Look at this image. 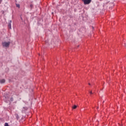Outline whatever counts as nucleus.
Here are the masks:
<instances>
[{"mask_svg": "<svg viewBox=\"0 0 126 126\" xmlns=\"http://www.w3.org/2000/svg\"><path fill=\"white\" fill-rule=\"evenodd\" d=\"M2 45L3 47H5V48H7L9 47V45H10V42H3L2 43Z\"/></svg>", "mask_w": 126, "mask_h": 126, "instance_id": "f257e3e1", "label": "nucleus"}, {"mask_svg": "<svg viewBox=\"0 0 126 126\" xmlns=\"http://www.w3.org/2000/svg\"><path fill=\"white\" fill-rule=\"evenodd\" d=\"M84 4H89L91 2V0H82Z\"/></svg>", "mask_w": 126, "mask_h": 126, "instance_id": "f03ea898", "label": "nucleus"}, {"mask_svg": "<svg viewBox=\"0 0 126 126\" xmlns=\"http://www.w3.org/2000/svg\"><path fill=\"white\" fill-rule=\"evenodd\" d=\"M11 21H10V23H8V27H9V29H11Z\"/></svg>", "mask_w": 126, "mask_h": 126, "instance_id": "7ed1b4c3", "label": "nucleus"}, {"mask_svg": "<svg viewBox=\"0 0 126 126\" xmlns=\"http://www.w3.org/2000/svg\"><path fill=\"white\" fill-rule=\"evenodd\" d=\"M5 82V80L4 79H2L0 80V83H4Z\"/></svg>", "mask_w": 126, "mask_h": 126, "instance_id": "20e7f679", "label": "nucleus"}, {"mask_svg": "<svg viewBox=\"0 0 126 126\" xmlns=\"http://www.w3.org/2000/svg\"><path fill=\"white\" fill-rule=\"evenodd\" d=\"M73 109H75L76 108H77V106L76 105H74L73 107H72Z\"/></svg>", "mask_w": 126, "mask_h": 126, "instance_id": "39448f33", "label": "nucleus"}, {"mask_svg": "<svg viewBox=\"0 0 126 126\" xmlns=\"http://www.w3.org/2000/svg\"><path fill=\"white\" fill-rule=\"evenodd\" d=\"M4 126H9L8 123H5Z\"/></svg>", "mask_w": 126, "mask_h": 126, "instance_id": "423d86ee", "label": "nucleus"}, {"mask_svg": "<svg viewBox=\"0 0 126 126\" xmlns=\"http://www.w3.org/2000/svg\"><path fill=\"white\" fill-rule=\"evenodd\" d=\"M20 7V5L19 4H17V7Z\"/></svg>", "mask_w": 126, "mask_h": 126, "instance_id": "0eeeda50", "label": "nucleus"}, {"mask_svg": "<svg viewBox=\"0 0 126 126\" xmlns=\"http://www.w3.org/2000/svg\"><path fill=\"white\" fill-rule=\"evenodd\" d=\"M30 6H31V7H32V6H33V5L31 4V5H30Z\"/></svg>", "mask_w": 126, "mask_h": 126, "instance_id": "6e6552de", "label": "nucleus"}, {"mask_svg": "<svg viewBox=\"0 0 126 126\" xmlns=\"http://www.w3.org/2000/svg\"><path fill=\"white\" fill-rule=\"evenodd\" d=\"M11 101H13V98H11Z\"/></svg>", "mask_w": 126, "mask_h": 126, "instance_id": "1a4fd4ad", "label": "nucleus"}, {"mask_svg": "<svg viewBox=\"0 0 126 126\" xmlns=\"http://www.w3.org/2000/svg\"><path fill=\"white\" fill-rule=\"evenodd\" d=\"M90 94H93L92 92H90Z\"/></svg>", "mask_w": 126, "mask_h": 126, "instance_id": "9d476101", "label": "nucleus"}, {"mask_svg": "<svg viewBox=\"0 0 126 126\" xmlns=\"http://www.w3.org/2000/svg\"><path fill=\"white\" fill-rule=\"evenodd\" d=\"M100 1H102V0H99Z\"/></svg>", "mask_w": 126, "mask_h": 126, "instance_id": "9b49d317", "label": "nucleus"}, {"mask_svg": "<svg viewBox=\"0 0 126 126\" xmlns=\"http://www.w3.org/2000/svg\"><path fill=\"white\" fill-rule=\"evenodd\" d=\"M89 85H90V83L89 84Z\"/></svg>", "mask_w": 126, "mask_h": 126, "instance_id": "f8f14e48", "label": "nucleus"}]
</instances>
